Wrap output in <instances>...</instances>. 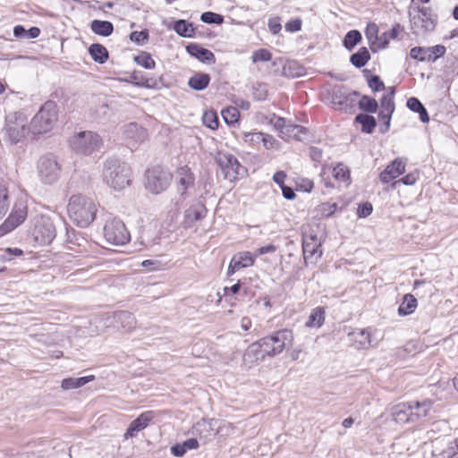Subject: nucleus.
Segmentation results:
<instances>
[{"label": "nucleus", "instance_id": "e2e57ef3", "mask_svg": "<svg viewBox=\"0 0 458 458\" xmlns=\"http://www.w3.org/2000/svg\"><path fill=\"white\" fill-rule=\"evenodd\" d=\"M373 211L372 204L369 202H364L359 205L357 209V215L359 217H367L369 216Z\"/></svg>", "mask_w": 458, "mask_h": 458}, {"label": "nucleus", "instance_id": "6ab92c4d", "mask_svg": "<svg viewBox=\"0 0 458 458\" xmlns=\"http://www.w3.org/2000/svg\"><path fill=\"white\" fill-rule=\"evenodd\" d=\"M91 103L94 104V106L90 108L92 118L102 123L111 116L112 111L106 98L93 97Z\"/></svg>", "mask_w": 458, "mask_h": 458}, {"label": "nucleus", "instance_id": "49530a36", "mask_svg": "<svg viewBox=\"0 0 458 458\" xmlns=\"http://www.w3.org/2000/svg\"><path fill=\"white\" fill-rule=\"evenodd\" d=\"M428 52V47H414L411 49L410 55L412 59L419 62H431V55Z\"/></svg>", "mask_w": 458, "mask_h": 458}, {"label": "nucleus", "instance_id": "bf43d9fd", "mask_svg": "<svg viewBox=\"0 0 458 458\" xmlns=\"http://www.w3.org/2000/svg\"><path fill=\"white\" fill-rule=\"evenodd\" d=\"M271 57H272V55L268 50H267L265 48H260V49L253 52L251 59H252L253 63H257L259 61L267 62L271 59Z\"/></svg>", "mask_w": 458, "mask_h": 458}, {"label": "nucleus", "instance_id": "58836bf2", "mask_svg": "<svg viewBox=\"0 0 458 458\" xmlns=\"http://www.w3.org/2000/svg\"><path fill=\"white\" fill-rule=\"evenodd\" d=\"M94 379V376H87L81 377H67L63 379L61 386L65 390L75 389L83 386Z\"/></svg>", "mask_w": 458, "mask_h": 458}, {"label": "nucleus", "instance_id": "1a4fd4ad", "mask_svg": "<svg viewBox=\"0 0 458 458\" xmlns=\"http://www.w3.org/2000/svg\"><path fill=\"white\" fill-rule=\"evenodd\" d=\"M216 160L222 171L224 178L229 182H234L246 174V168L240 164L236 157L233 154L218 152Z\"/></svg>", "mask_w": 458, "mask_h": 458}, {"label": "nucleus", "instance_id": "6e6d98bb", "mask_svg": "<svg viewBox=\"0 0 458 458\" xmlns=\"http://www.w3.org/2000/svg\"><path fill=\"white\" fill-rule=\"evenodd\" d=\"M9 209L8 191L5 186L0 184V219H2Z\"/></svg>", "mask_w": 458, "mask_h": 458}, {"label": "nucleus", "instance_id": "9d476101", "mask_svg": "<svg viewBox=\"0 0 458 458\" xmlns=\"http://www.w3.org/2000/svg\"><path fill=\"white\" fill-rule=\"evenodd\" d=\"M37 167L39 179L43 183L53 184L58 181L61 165L54 155L47 154L41 157L38 161Z\"/></svg>", "mask_w": 458, "mask_h": 458}, {"label": "nucleus", "instance_id": "39448f33", "mask_svg": "<svg viewBox=\"0 0 458 458\" xmlns=\"http://www.w3.org/2000/svg\"><path fill=\"white\" fill-rule=\"evenodd\" d=\"M58 119L57 106L54 101H47L31 119V132L42 134L51 131Z\"/></svg>", "mask_w": 458, "mask_h": 458}, {"label": "nucleus", "instance_id": "a211bd4d", "mask_svg": "<svg viewBox=\"0 0 458 458\" xmlns=\"http://www.w3.org/2000/svg\"><path fill=\"white\" fill-rule=\"evenodd\" d=\"M275 346L276 354H280L285 348L292 345L293 341V333L290 329H280L269 335Z\"/></svg>", "mask_w": 458, "mask_h": 458}, {"label": "nucleus", "instance_id": "c756f323", "mask_svg": "<svg viewBox=\"0 0 458 458\" xmlns=\"http://www.w3.org/2000/svg\"><path fill=\"white\" fill-rule=\"evenodd\" d=\"M418 305L417 299L411 293H406L403 297V301L398 307V315L399 316H407L412 314Z\"/></svg>", "mask_w": 458, "mask_h": 458}, {"label": "nucleus", "instance_id": "2eb2a0df", "mask_svg": "<svg viewBox=\"0 0 458 458\" xmlns=\"http://www.w3.org/2000/svg\"><path fill=\"white\" fill-rule=\"evenodd\" d=\"M177 192L185 199L188 190L194 187L195 176L187 165L177 169Z\"/></svg>", "mask_w": 458, "mask_h": 458}, {"label": "nucleus", "instance_id": "13d9d810", "mask_svg": "<svg viewBox=\"0 0 458 458\" xmlns=\"http://www.w3.org/2000/svg\"><path fill=\"white\" fill-rule=\"evenodd\" d=\"M253 97L256 100L264 101L267 97V88L265 83H257L253 86Z\"/></svg>", "mask_w": 458, "mask_h": 458}, {"label": "nucleus", "instance_id": "4468645a", "mask_svg": "<svg viewBox=\"0 0 458 458\" xmlns=\"http://www.w3.org/2000/svg\"><path fill=\"white\" fill-rule=\"evenodd\" d=\"M302 252L304 261L307 263L309 260L312 263L317 262L322 256L321 244L318 242L316 235H310L303 239Z\"/></svg>", "mask_w": 458, "mask_h": 458}, {"label": "nucleus", "instance_id": "ea45409f", "mask_svg": "<svg viewBox=\"0 0 458 458\" xmlns=\"http://www.w3.org/2000/svg\"><path fill=\"white\" fill-rule=\"evenodd\" d=\"M359 108L363 111L365 114H374L378 109L377 101L367 95H363L360 97L358 102Z\"/></svg>", "mask_w": 458, "mask_h": 458}, {"label": "nucleus", "instance_id": "69168bd1", "mask_svg": "<svg viewBox=\"0 0 458 458\" xmlns=\"http://www.w3.org/2000/svg\"><path fill=\"white\" fill-rule=\"evenodd\" d=\"M418 179H419L418 173L412 172V173H409L408 174L404 175L399 181L395 182V183L402 182L404 185H413L417 182Z\"/></svg>", "mask_w": 458, "mask_h": 458}, {"label": "nucleus", "instance_id": "79ce46f5", "mask_svg": "<svg viewBox=\"0 0 458 458\" xmlns=\"http://www.w3.org/2000/svg\"><path fill=\"white\" fill-rule=\"evenodd\" d=\"M361 33L357 30H352L344 36L343 45L347 50L351 51L361 41Z\"/></svg>", "mask_w": 458, "mask_h": 458}, {"label": "nucleus", "instance_id": "de8ad7c7", "mask_svg": "<svg viewBox=\"0 0 458 458\" xmlns=\"http://www.w3.org/2000/svg\"><path fill=\"white\" fill-rule=\"evenodd\" d=\"M134 61L137 64L145 69H154L156 66V63L151 57V55L147 52H141L140 55H136Z\"/></svg>", "mask_w": 458, "mask_h": 458}, {"label": "nucleus", "instance_id": "b1692460", "mask_svg": "<svg viewBox=\"0 0 458 458\" xmlns=\"http://www.w3.org/2000/svg\"><path fill=\"white\" fill-rule=\"evenodd\" d=\"M348 337L356 349H367L370 346V333L367 329H354L348 333Z\"/></svg>", "mask_w": 458, "mask_h": 458}, {"label": "nucleus", "instance_id": "a19ab883", "mask_svg": "<svg viewBox=\"0 0 458 458\" xmlns=\"http://www.w3.org/2000/svg\"><path fill=\"white\" fill-rule=\"evenodd\" d=\"M238 268H245L254 265L255 258L249 251L239 252L232 258Z\"/></svg>", "mask_w": 458, "mask_h": 458}, {"label": "nucleus", "instance_id": "473e14b6", "mask_svg": "<svg viewBox=\"0 0 458 458\" xmlns=\"http://www.w3.org/2000/svg\"><path fill=\"white\" fill-rule=\"evenodd\" d=\"M123 134L128 139L141 141L146 136V131L137 123H130L123 126Z\"/></svg>", "mask_w": 458, "mask_h": 458}, {"label": "nucleus", "instance_id": "4be33fe9", "mask_svg": "<svg viewBox=\"0 0 458 458\" xmlns=\"http://www.w3.org/2000/svg\"><path fill=\"white\" fill-rule=\"evenodd\" d=\"M409 403L412 409V418L414 423L420 421L424 418H427L434 404V402L430 399H424L422 401H410Z\"/></svg>", "mask_w": 458, "mask_h": 458}, {"label": "nucleus", "instance_id": "423d86ee", "mask_svg": "<svg viewBox=\"0 0 458 458\" xmlns=\"http://www.w3.org/2000/svg\"><path fill=\"white\" fill-rule=\"evenodd\" d=\"M103 144L101 137L93 131H84L73 135L70 139L71 148L79 154L91 155L98 151Z\"/></svg>", "mask_w": 458, "mask_h": 458}, {"label": "nucleus", "instance_id": "c85d7f7f", "mask_svg": "<svg viewBox=\"0 0 458 458\" xmlns=\"http://www.w3.org/2000/svg\"><path fill=\"white\" fill-rule=\"evenodd\" d=\"M90 29L93 33L101 37H108L114 32V25L109 21L93 20Z\"/></svg>", "mask_w": 458, "mask_h": 458}, {"label": "nucleus", "instance_id": "680f3d73", "mask_svg": "<svg viewBox=\"0 0 458 458\" xmlns=\"http://www.w3.org/2000/svg\"><path fill=\"white\" fill-rule=\"evenodd\" d=\"M394 113H386V112H382V111H379L378 113V118L379 120L383 121L384 123L381 125L380 127V131L382 133H385L386 132L389 128H390V122H391V118H392V115H393Z\"/></svg>", "mask_w": 458, "mask_h": 458}, {"label": "nucleus", "instance_id": "cd10ccee", "mask_svg": "<svg viewBox=\"0 0 458 458\" xmlns=\"http://www.w3.org/2000/svg\"><path fill=\"white\" fill-rule=\"evenodd\" d=\"M207 212L208 210L206 207L201 203H198L186 209L184 216L186 221L192 224L203 219L206 216Z\"/></svg>", "mask_w": 458, "mask_h": 458}, {"label": "nucleus", "instance_id": "09e8293b", "mask_svg": "<svg viewBox=\"0 0 458 458\" xmlns=\"http://www.w3.org/2000/svg\"><path fill=\"white\" fill-rule=\"evenodd\" d=\"M333 176L337 181L347 182L350 181V170L343 164H338L333 169Z\"/></svg>", "mask_w": 458, "mask_h": 458}, {"label": "nucleus", "instance_id": "603ef678", "mask_svg": "<svg viewBox=\"0 0 458 458\" xmlns=\"http://www.w3.org/2000/svg\"><path fill=\"white\" fill-rule=\"evenodd\" d=\"M203 124L211 130H216L218 128L219 120L216 112L214 111H207L204 113L202 116Z\"/></svg>", "mask_w": 458, "mask_h": 458}, {"label": "nucleus", "instance_id": "864d4df0", "mask_svg": "<svg viewBox=\"0 0 458 458\" xmlns=\"http://www.w3.org/2000/svg\"><path fill=\"white\" fill-rule=\"evenodd\" d=\"M222 116L227 124H233L238 122L240 112L235 107H226L222 110Z\"/></svg>", "mask_w": 458, "mask_h": 458}, {"label": "nucleus", "instance_id": "c9c22d12", "mask_svg": "<svg viewBox=\"0 0 458 458\" xmlns=\"http://www.w3.org/2000/svg\"><path fill=\"white\" fill-rule=\"evenodd\" d=\"M284 134L289 138L301 141L306 140L309 130L301 125L288 123L285 127V131H284Z\"/></svg>", "mask_w": 458, "mask_h": 458}, {"label": "nucleus", "instance_id": "f257e3e1", "mask_svg": "<svg viewBox=\"0 0 458 458\" xmlns=\"http://www.w3.org/2000/svg\"><path fill=\"white\" fill-rule=\"evenodd\" d=\"M67 211L71 220L84 228L94 221L98 209L91 199L78 194L70 198Z\"/></svg>", "mask_w": 458, "mask_h": 458}, {"label": "nucleus", "instance_id": "5701e85b", "mask_svg": "<svg viewBox=\"0 0 458 458\" xmlns=\"http://www.w3.org/2000/svg\"><path fill=\"white\" fill-rule=\"evenodd\" d=\"M243 362L245 365L251 367L259 360H264L266 359V355L263 354L262 347L259 341L252 343L248 346L246 351L243 353Z\"/></svg>", "mask_w": 458, "mask_h": 458}, {"label": "nucleus", "instance_id": "0e129e2a", "mask_svg": "<svg viewBox=\"0 0 458 458\" xmlns=\"http://www.w3.org/2000/svg\"><path fill=\"white\" fill-rule=\"evenodd\" d=\"M429 49V54H430V57H431V62H434L436 61L438 57L444 55V54L445 53V47L442 45H437V46H434V47H428Z\"/></svg>", "mask_w": 458, "mask_h": 458}, {"label": "nucleus", "instance_id": "9b49d317", "mask_svg": "<svg viewBox=\"0 0 458 458\" xmlns=\"http://www.w3.org/2000/svg\"><path fill=\"white\" fill-rule=\"evenodd\" d=\"M104 236L107 242L117 246L126 244L131 239L124 223L115 217L106 221L104 226Z\"/></svg>", "mask_w": 458, "mask_h": 458}, {"label": "nucleus", "instance_id": "aec40b11", "mask_svg": "<svg viewBox=\"0 0 458 458\" xmlns=\"http://www.w3.org/2000/svg\"><path fill=\"white\" fill-rule=\"evenodd\" d=\"M405 172V163L401 158H395L386 169L380 173L379 179L383 183L397 178Z\"/></svg>", "mask_w": 458, "mask_h": 458}, {"label": "nucleus", "instance_id": "4c0bfd02", "mask_svg": "<svg viewBox=\"0 0 458 458\" xmlns=\"http://www.w3.org/2000/svg\"><path fill=\"white\" fill-rule=\"evenodd\" d=\"M370 59V54L366 47H360L350 57L351 64L356 68H362Z\"/></svg>", "mask_w": 458, "mask_h": 458}, {"label": "nucleus", "instance_id": "f8f14e48", "mask_svg": "<svg viewBox=\"0 0 458 458\" xmlns=\"http://www.w3.org/2000/svg\"><path fill=\"white\" fill-rule=\"evenodd\" d=\"M32 235L38 244H50L56 236V229L53 221L49 217H41L37 221Z\"/></svg>", "mask_w": 458, "mask_h": 458}, {"label": "nucleus", "instance_id": "f704fd0d", "mask_svg": "<svg viewBox=\"0 0 458 458\" xmlns=\"http://www.w3.org/2000/svg\"><path fill=\"white\" fill-rule=\"evenodd\" d=\"M406 106L412 112L419 114L420 120L422 123H428L429 115L428 114V111L417 98L411 97L408 98Z\"/></svg>", "mask_w": 458, "mask_h": 458}, {"label": "nucleus", "instance_id": "bb28decb", "mask_svg": "<svg viewBox=\"0 0 458 458\" xmlns=\"http://www.w3.org/2000/svg\"><path fill=\"white\" fill-rule=\"evenodd\" d=\"M354 123L360 124L361 131L367 134L372 133L377 127L375 117L365 113L358 114L354 118Z\"/></svg>", "mask_w": 458, "mask_h": 458}, {"label": "nucleus", "instance_id": "f03ea898", "mask_svg": "<svg viewBox=\"0 0 458 458\" xmlns=\"http://www.w3.org/2000/svg\"><path fill=\"white\" fill-rule=\"evenodd\" d=\"M30 132H31V125H29L28 117L23 112H13L5 116L3 129L5 141L16 145L23 142Z\"/></svg>", "mask_w": 458, "mask_h": 458}, {"label": "nucleus", "instance_id": "a878e982", "mask_svg": "<svg viewBox=\"0 0 458 458\" xmlns=\"http://www.w3.org/2000/svg\"><path fill=\"white\" fill-rule=\"evenodd\" d=\"M210 76L205 72H196L188 81V86L196 90L201 91L207 89L210 83Z\"/></svg>", "mask_w": 458, "mask_h": 458}, {"label": "nucleus", "instance_id": "774afa93", "mask_svg": "<svg viewBox=\"0 0 458 458\" xmlns=\"http://www.w3.org/2000/svg\"><path fill=\"white\" fill-rule=\"evenodd\" d=\"M389 39L390 38L386 32H384L382 35L378 36V39L376 44L377 51L386 48L389 44Z\"/></svg>", "mask_w": 458, "mask_h": 458}, {"label": "nucleus", "instance_id": "5fc2aeb1", "mask_svg": "<svg viewBox=\"0 0 458 458\" xmlns=\"http://www.w3.org/2000/svg\"><path fill=\"white\" fill-rule=\"evenodd\" d=\"M200 21L207 24L220 25L224 22V16L213 12H205L200 15Z\"/></svg>", "mask_w": 458, "mask_h": 458}, {"label": "nucleus", "instance_id": "338daca9", "mask_svg": "<svg viewBox=\"0 0 458 458\" xmlns=\"http://www.w3.org/2000/svg\"><path fill=\"white\" fill-rule=\"evenodd\" d=\"M301 29V21L300 19H294L289 21L285 24V30L289 32H297Z\"/></svg>", "mask_w": 458, "mask_h": 458}, {"label": "nucleus", "instance_id": "37998d69", "mask_svg": "<svg viewBox=\"0 0 458 458\" xmlns=\"http://www.w3.org/2000/svg\"><path fill=\"white\" fill-rule=\"evenodd\" d=\"M378 26L374 22H369L365 29V36L368 38L372 52H377L376 44L378 39Z\"/></svg>", "mask_w": 458, "mask_h": 458}, {"label": "nucleus", "instance_id": "2f4dec72", "mask_svg": "<svg viewBox=\"0 0 458 458\" xmlns=\"http://www.w3.org/2000/svg\"><path fill=\"white\" fill-rule=\"evenodd\" d=\"M173 30L182 38H193L195 35V28L192 22L180 19L174 22Z\"/></svg>", "mask_w": 458, "mask_h": 458}, {"label": "nucleus", "instance_id": "72a5a7b5", "mask_svg": "<svg viewBox=\"0 0 458 458\" xmlns=\"http://www.w3.org/2000/svg\"><path fill=\"white\" fill-rule=\"evenodd\" d=\"M325 308L316 307L311 310L305 325L307 327H320L325 322Z\"/></svg>", "mask_w": 458, "mask_h": 458}, {"label": "nucleus", "instance_id": "7c9ffc66", "mask_svg": "<svg viewBox=\"0 0 458 458\" xmlns=\"http://www.w3.org/2000/svg\"><path fill=\"white\" fill-rule=\"evenodd\" d=\"M89 54L96 63L100 64H105L109 58L106 47L99 43L91 44L89 47Z\"/></svg>", "mask_w": 458, "mask_h": 458}, {"label": "nucleus", "instance_id": "0eeeda50", "mask_svg": "<svg viewBox=\"0 0 458 458\" xmlns=\"http://www.w3.org/2000/svg\"><path fill=\"white\" fill-rule=\"evenodd\" d=\"M146 188L153 194L165 191L172 182V174L160 165L148 168L145 174Z\"/></svg>", "mask_w": 458, "mask_h": 458}, {"label": "nucleus", "instance_id": "ddd939ff", "mask_svg": "<svg viewBox=\"0 0 458 458\" xmlns=\"http://www.w3.org/2000/svg\"><path fill=\"white\" fill-rule=\"evenodd\" d=\"M27 216V208L26 207L21 205L19 207L15 206L9 215V216L5 219V221L0 225V237L7 234L18 225H20Z\"/></svg>", "mask_w": 458, "mask_h": 458}, {"label": "nucleus", "instance_id": "6e6552de", "mask_svg": "<svg viewBox=\"0 0 458 458\" xmlns=\"http://www.w3.org/2000/svg\"><path fill=\"white\" fill-rule=\"evenodd\" d=\"M360 96L359 91H350L344 86L338 85L332 89L330 99L336 109L351 114L355 112L356 100Z\"/></svg>", "mask_w": 458, "mask_h": 458}, {"label": "nucleus", "instance_id": "052dcab7", "mask_svg": "<svg viewBox=\"0 0 458 458\" xmlns=\"http://www.w3.org/2000/svg\"><path fill=\"white\" fill-rule=\"evenodd\" d=\"M243 140L246 143H249L250 145L257 146L261 143V140H263V133L248 132L244 134Z\"/></svg>", "mask_w": 458, "mask_h": 458}, {"label": "nucleus", "instance_id": "e433bc0d", "mask_svg": "<svg viewBox=\"0 0 458 458\" xmlns=\"http://www.w3.org/2000/svg\"><path fill=\"white\" fill-rule=\"evenodd\" d=\"M213 428L211 422L207 420L198 421L192 427V433L199 436L200 439L208 440L213 435Z\"/></svg>", "mask_w": 458, "mask_h": 458}, {"label": "nucleus", "instance_id": "a18cd8bd", "mask_svg": "<svg viewBox=\"0 0 458 458\" xmlns=\"http://www.w3.org/2000/svg\"><path fill=\"white\" fill-rule=\"evenodd\" d=\"M391 91L387 94L383 95L380 99V111L387 114L394 113L395 106L394 102V89L391 88Z\"/></svg>", "mask_w": 458, "mask_h": 458}, {"label": "nucleus", "instance_id": "4d7b16f0", "mask_svg": "<svg viewBox=\"0 0 458 458\" xmlns=\"http://www.w3.org/2000/svg\"><path fill=\"white\" fill-rule=\"evenodd\" d=\"M149 34L148 30H142L140 31H132L130 34V39L137 45H143L148 39Z\"/></svg>", "mask_w": 458, "mask_h": 458}, {"label": "nucleus", "instance_id": "c03bdc74", "mask_svg": "<svg viewBox=\"0 0 458 458\" xmlns=\"http://www.w3.org/2000/svg\"><path fill=\"white\" fill-rule=\"evenodd\" d=\"M362 72L367 79L369 87L373 92H378L385 89V84L378 75H369L370 71L368 69L363 70Z\"/></svg>", "mask_w": 458, "mask_h": 458}, {"label": "nucleus", "instance_id": "412c9836", "mask_svg": "<svg viewBox=\"0 0 458 458\" xmlns=\"http://www.w3.org/2000/svg\"><path fill=\"white\" fill-rule=\"evenodd\" d=\"M187 53L198 59L201 63L213 64L216 63V57L212 51L202 47L197 43H189L186 46Z\"/></svg>", "mask_w": 458, "mask_h": 458}, {"label": "nucleus", "instance_id": "3c124183", "mask_svg": "<svg viewBox=\"0 0 458 458\" xmlns=\"http://www.w3.org/2000/svg\"><path fill=\"white\" fill-rule=\"evenodd\" d=\"M259 343L260 344V347H262L263 354H265L266 357H274L277 355L269 335L260 338L259 340Z\"/></svg>", "mask_w": 458, "mask_h": 458}, {"label": "nucleus", "instance_id": "dca6fc26", "mask_svg": "<svg viewBox=\"0 0 458 458\" xmlns=\"http://www.w3.org/2000/svg\"><path fill=\"white\" fill-rule=\"evenodd\" d=\"M392 420L399 425L414 423L412 418V409L409 402L400 403L393 406L390 410Z\"/></svg>", "mask_w": 458, "mask_h": 458}, {"label": "nucleus", "instance_id": "20e7f679", "mask_svg": "<svg viewBox=\"0 0 458 458\" xmlns=\"http://www.w3.org/2000/svg\"><path fill=\"white\" fill-rule=\"evenodd\" d=\"M409 18L413 34L432 31L437 22V16L430 7H423L411 0L409 6Z\"/></svg>", "mask_w": 458, "mask_h": 458}, {"label": "nucleus", "instance_id": "8fccbe9b", "mask_svg": "<svg viewBox=\"0 0 458 458\" xmlns=\"http://www.w3.org/2000/svg\"><path fill=\"white\" fill-rule=\"evenodd\" d=\"M458 454V438L450 441L447 444V446L441 450L438 454L435 455L439 456V458H453L455 454Z\"/></svg>", "mask_w": 458, "mask_h": 458}, {"label": "nucleus", "instance_id": "7ed1b4c3", "mask_svg": "<svg viewBox=\"0 0 458 458\" xmlns=\"http://www.w3.org/2000/svg\"><path fill=\"white\" fill-rule=\"evenodd\" d=\"M103 177L106 183L115 191L130 184L131 171L129 165L118 159L110 158L105 162Z\"/></svg>", "mask_w": 458, "mask_h": 458}, {"label": "nucleus", "instance_id": "393cba45", "mask_svg": "<svg viewBox=\"0 0 458 458\" xmlns=\"http://www.w3.org/2000/svg\"><path fill=\"white\" fill-rule=\"evenodd\" d=\"M114 320L117 327L131 331L134 328L136 321L132 313L127 310L117 311L114 315Z\"/></svg>", "mask_w": 458, "mask_h": 458}, {"label": "nucleus", "instance_id": "f3484780", "mask_svg": "<svg viewBox=\"0 0 458 458\" xmlns=\"http://www.w3.org/2000/svg\"><path fill=\"white\" fill-rule=\"evenodd\" d=\"M154 418L155 412L153 411H147L142 412L138 418L130 423L124 434V437L128 439L135 437L138 432L146 428Z\"/></svg>", "mask_w": 458, "mask_h": 458}]
</instances>
